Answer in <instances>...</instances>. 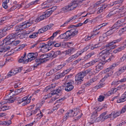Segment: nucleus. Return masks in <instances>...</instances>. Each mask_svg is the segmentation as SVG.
Here are the masks:
<instances>
[{"label":"nucleus","instance_id":"c85d7f7f","mask_svg":"<svg viewBox=\"0 0 126 126\" xmlns=\"http://www.w3.org/2000/svg\"><path fill=\"white\" fill-rule=\"evenodd\" d=\"M60 31V30H58L56 31L54 33L52 36L50 37V38L52 39H53L54 38V37L56 36L57 34L59 33Z\"/></svg>","mask_w":126,"mask_h":126},{"label":"nucleus","instance_id":"a18cd8bd","mask_svg":"<svg viewBox=\"0 0 126 126\" xmlns=\"http://www.w3.org/2000/svg\"><path fill=\"white\" fill-rule=\"evenodd\" d=\"M117 65L118 64H117L116 63H114L110 66L109 67V68H110L111 70L113 69L114 68V67H116Z\"/></svg>","mask_w":126,"mask_h":126},{"label":"nucleus","instance_id":"7ed1b4c3","mask_svg":"<svg viewBox=\"0 0 126 126\" xmlns=\"http://www.w3.org/2000/svg\"><path fill=\"white\" fill-rule=\"evenodd\" d=\"M105 50H106L105 49V50H103L102 52V53H100V55L98 59L100 60L103 61V62H105V61L109 62L111 61V58H112V57H110L108 59H107V54L103 52Z\"/></svg>","mask_w":126,"mask_h":126},{"label":"nucleus","instance_id":"338daca9","mask_svg":"<svg viewBox=\"0 0 126 126\" xmlns=\"http://www.w3.org/2000/svg\"><path fill=\"white\" fill-rule=\"evenodd\" d=\"M71 54L69 49H68L65 51V54L66 55L68 54L70 55Z\"/></svg>","mask_w":126,"mask_h":126},{"label":"nucleus","instance_id":"bb28decb","mask_svg":"<svg viewBox=\"0 0 126 126\" xmlns=\"http://www.w3.org/2000/svg\"><path fill=\"white\" fill-rule=\"evenodd\" d=\"M12 73V75H15L16 74L19 72L18 69H17V68L15 69H13L11 70Z\"/></svg>","mask_w":126,"mask_h":126},{"label":"nucleus","instance_id":"dca6fc26","mask_svg":"<svg viewBox=\"0 0 126 126\" xmlns=\"http://www.w3.org/2000/svg\"><path fill=\"white\" fill-rule=\"evenodd\" d=\"M126 98V91L125 92L124 94L122 95L121 98L119 99H118L117 100V102L118 103H120L123 102L126 100L125 99Z\"/></svg>","mask_w":126,"mask_h":126},{"label":"nucleus","instance_id":"7c9ffc66","mask_svg":"<svg viewBox=\"0 0 126 126\" xmlns=\"http://www.w3.org/2000/svg\"><path fill=\"white\" fill-rule=\"evenodd\" d=\"M113 73V71H111L110 73H109L106 75L104 77V79H106L109 76H111L112 75Z\"/></svg>","mask_w":126,"mask_h":126},{"label":"nucleus","instance_id":"052dcab7","mask_svg":"<svg viewBox=\"0 0 126 126\" xmlns=\"http://www.w3.org/2000/svg\"><path fill=\"white\" fill-rule=\"evenodd\" d=\"M52 2L51 1V2L49 3L46 6L44 7L43 8L44 9L46 8H48L50 7L52 5Z\"/></svg>","mask_w":126,"mask_h":126},{"label":"nucleus","instance_id":"39448f33","mask_svg":"<svg viewBox=\"0 0 126 126\" xmlns=\"http://www.w3.org/2000/svg\"><path fill=\"white\" fill-rule=\"evenodd\" d=\"M105 63L104 62L99 63L95 66L96 68L94 70V73H97L103 68V66Z\"/></svg>","mask_w":126,"mask_h":126},{"label":"nucleus","instance_id":"72a5a7b5","mask_svg":"<svg viewBox=\"0 0 126 126\" xmlns=\"http://www.w3.org/2000/svg\"><path fill=\"white\" fill-rule=\"evenodd\" d=\"M112 116V113L109 115H107L106 116H104L102 117V121H104L106 119L108 118H110Z\"/></svg>","mask_w":126,"mask_h":126},{"label":"nucleus","instance_id":"ea45409f","mask_svg":"<svg viewBox=\"0 0 126 126\" xmlns=\"http://www.w3.org/2000/svg\"><path fill=\"white\" fill-rule=\"evenodd\" d=\"M26 52H25L24 53L23 56H22V57L23 59V60H24V63H25L26 62H28V58L26 59Z\"/></svg>","mask_w":126,"mask_h":126},{"label":"nucleus","instance_id":"5701e85b","mask_svg":"<svg viewBox=\"0 0 126 126\" xmlns=\"http://www.w3.org/2000/svg\"><path fill=\"white\" fill-rule=\"evenodd\" d=\"M9 0H5L3 2L2 5L4 8L5 9H7L8 8V7L7 4L9 2Z\"/></svg>","mask_w":126,"mask_h":126},{"label":"nucleus","instance_id":"58836bf2","mask_svg":"<svg viewBox=\"0 0 126 126\" xmlns=\"http://www.w3.org/2000/svg\"><path fill=\"white\" fill-rule=\"evenodd\" d=\"M73 1L78 6L79 5L81 4L84 0H74Z\"/></svg>","mask_w":126,"mask_h":126},{"label":"nucleus","instance_id":"13d9d810","mask_svg":"<svg viewBox=\"0 0 126 126\" xmlns=\"http://www.w3.org/2000/svg\"><path fill=\"white\" fill-rule=\"evenodd\" d=\"M22 88H20L17 89L15 91V93H16V94H17L20 93L22 91Z\"/></svg>","mask_w":126,"mask_h":126},{"label":"nucleus","instance_id":"b1692460","mask_svg":"<svg viewBox=\"0 0 126 126\" xmlns=\"http://www.w3.org/2000/svg\"><path fill=\"white\" fill-rule=\"evenodd\" d=\"M48 59H45L44 60L41 61V62H39L38 63H36L35 65L34 66L35 67H36L38 66V65H40L41 63H45L47 61H48Z\"/></svg>","mask_w":126,"mask_h":126},{"label":"nucleus","instance_id":"4c0bfd02","mask_svg":"<svg viewBox=\"0 0 126 126\" xmlns=\"http://www.w3.org/2000/svg\"><path fill=\"white\" fill-rule=\"evenodd\" d=\"M125 84H123L119 86H118L117 87V90H120L121 89L123 90V89H125Z\"/></svg>","mask_w":126,"mask_h":126},{"label":"nucleus","instance_id":"f257e3e1","mask_svg":"<svg viewBox=\"0 0 126 126\" xmlns=\"http://www.w3.org/2000/svg\"><path fill=\"white\" fill-rule=\"evenodd\" d=\"M17 33H14L9 35L3 40V44L5 45H11L12 46H16L18 44L20 41L19 40L15 41Z\"/></svg>","mask_w":126,"mask_h":126},{"label":"nucleus","instance_id":"0e129e2a","mask_svg":"<svg viewBox=\"0 0 126 126\" xmlns=\"http://www.w3.org/2000/svg\"><path fill=\"white\" fill-rule=\"evenodd\" d=\"M4 106L5 107V109L6 110H9L11 108V106L8 105H5Z\"/></svg>","mask_w":126,"mask_h":126},{"label":"nucleus","instance_id":"cd10ccee","mask_svg":"<svg viewBox=\"0 0 126 126\" xmlns=\"http://www.w3.org/2000/svg\"><path fill=\"white\" fill-rule=\"evenodd\" d=\"M38 33V32H37L33 33L32 34L30 35L29 37L31 38H35L37 36Z\"/></svg>","mask_w":126,"mask_h":126},{"label":"nucleus","instance_id":"c03bdc74","mask_svg":"<svg viewBox=\"0 0 126 126\" xmlns=\"http://www.w3.org/2000/svg\"><path fill=\"white\" fill-rule=\"evenodd\" d=\"M74 111L72 110H70L68 113H67L66 114L68 115V116L71 117V115H73Z\"/></svg>","mask_w":126,"mask_h":126},{"label":"nucleus","instance_id":"c9c22d12","mask_svg":"<svg viewBox=\"0 0 126 126\" xmlns=\"http://www.w3.org/2000/svg\"><path fill=\"white\" fill-rule=\"evenodd\" d=\"M14 90H10L9 91L10 92L7 95L8 96V97H10L12 98L13 96H14V95L15 94H14Z\"/></svg>","mask_w":126,"mask_h":126},{"label":"nucleus","instance_id":"49530a36","mask_svg":"<svg viewBox=\"0 0 126 126\" xmlns=\"http://www.w3.org/2000/svg\"><path fill=\"white\" fill-rule=\"evenodd\" d=\"M74 57L73 56H72L69 57L67 60L66 61L68 63H70L72 62L74 60Z\"/></svg>","mask_w":126,"mask_h":126},{"label":"nucleus","instance_id":"412c9836","mask_svg":"<svg viewBox=\"0 0 126 126\" xmlns=\"http://www.w3.org/2000/svg\"><path fill=\"white\" fill-rule=\"evenodd\" d=\"M21 5H18L16 4V6H12L10 9H9L8 10V12H11L13 11L17 7H19V8L21 7Z\"/></svg>","mask_w":126,"mask_h":126},{"label":"nucleus","instance_id":"4be33fe9","mask_svg":"<svg viewBox=\"0 0 126 126\" xmlns=\"http://www.w3.org/2000/svg\"><path fill=\"white\" fill-rule=\"evenodd\" d=\"M126 45H125V47L124 46L119 47L116 49L114 50L113 52L115 53H116L118 52H119L121 51L122 50H123L126 47Z\"/></svg>","mask_w":126,"mask_h":126},{"label":"nucleus","instance_id":"8fccbe9b","mask_svg":"<svg viewBox=\"0 0 126 126\" xmlns=\"http://www.w3.org/2000/svg\"><path fill=\"white\" fill-rule=\"evenodd\" d=\"M64 66V65L63 64H61L58 65V67L55 69L57 71L60 70Z\"/></svg>","mask_w":126,"mask_h":126},{"label":"nucleus","instance_id":"9b49d317","mask_svg":"<svg viewBox=\"0 0 126 126\" xmlns=\"http://www.w3.org/2000/svg\"><path fill=\"white\" fill-rule=\"evenodd\" d=\"M92 69L89 68L86 70L82 71L79 73L80 74L81 76L83 78L84 76L86 75L88 73H89L90 74H94V73L92 72Z\"/></svg>","mask_w":126,"mask_h":126},{"label":"nucleus","instance_id":"f03ea898","mask_svg":"<svg viewBox=\"0 0 126 126\" xmlns=\"http://www.w3.org/2000/svg\"><path fill=\"white\" fill-rule=\"evenodd\" d=\"M78 6V5L76 4V2L73 1L67 5L62 8V10L64 13H66L75 9Z\"/></svg>","mask_w":126,"mask_h":126},{"label":"nucleus","instance_id":"680f3d73","mask_svg":"<svg viewBox=\"0 0 126 126\" xmlns=\"http://www.w3.org/2000/svg\"><path fill=\"white\" fill-rule=\"evenodd\" d=\"M35 58L34 57H33L32 56V57H30L28 58V59L27 62H31L34 59H35Z\"/></svg>","mask_w":126,"mask_h":126},{"label":"nucleus","instance_id":"2eb2a0df","mask_svg":"<svg viewBox=\"0 0 126 126\" xmlns=\"http://www.w3.org/2000/svg\"><path fill=\"white\" fill-rule=\"evenodd\" d=\"M54 43L53 42H51V41H49L48 42V43L47 44H46V45H44L45 47H44L43 49H41V50H43L45 52L47 51V47H48V46H51L52 45H53Z\"/></svg>","mask_w":126,"mask_h":126},{"label":"nucleus","instance_id":"2f4dec72","mask_svg":"<svg viewBox=\"0 0 126 126\" xmlns=\"http://www.w3.org/2000/svg\"><path fill=\"white\" fill-rule=\"evenodd\" d=\"M123 39V38L122 37L120 38L117 39L116 40H114L112 41V43L113 44H116V43H118L120 42Z\"/></svg>","mask_w":126,"mask_h":126},{"label":"nucleus","instance_id":"864d4df0","mask_svg":"<svg viewBox=\"0 0 126 126\" xmlns=\"http://www.w3.org/2000/svg\"><path fill=\"white\" fill-rule=\"evenodd\" d=\"M98 59H95L94 60H92L91 61V63L92 64V65L94 64L95 63H96L97 62H98Z\"/></svg>","mask_w":126,"mask_h":126},{"label":"nucleus","instance_id":"e433bc0d","mask_svg":"<svg viewBox=\"0 0 126 126\" xmlns=\"http://www.w3.org/2000/svg\"><path fill=\"white\" fill-rule=\"evenodd\" d=\"M19 31L16 32V33H17V35H16V36H18V37L20 39H23L25 35V34L24 33H22L21 34H18V33L19 32ZM16 33V32H15Z\"/></svg>","mask_w":126,"mask_h":126},{"label":"nucleus","instance_id":"aec40b11","mask_svg":"<svg viewBox=\"0 0 126 126\" xmlns=\"http://www.w3.org/2000/svg\"><path fill=\"white\" fill-rule=\"evenodd\" d=\"M10 47H5L1 48L0 50V55H2V53L6 51L10 50Z\"/></svg>","mask_w":126,"mask_h":126},{"label":"nucleus","instance_id":"1a4fd4ad","mask_svg":"<svg viewBox=\"0 0 126 126\" xmlns=\"http://www.w3.org/2000/svg\"><path fill=\"white\" fill-rule=\"evenodd\" d=\"M64 85L65 86V90L66 91H70L72 90L74 88V86L72 85L71 82L65 83Z\"/></svg>","mask_w":126,"mask_h":126},{"label":"nucleus","instance_id":"423d86ee","mask_svg":"<svg viewBox=\"0 0 126 126\" xmlns=\"http://www.w3.org/2000/svg\"><path fill=\"white\" fill-rule=\"evenodd\" d=\"M83 78L81 76L79 73H78L75 76L76 83L77 84H80L83 81L82 80Z\"/></svg>","mask_w":126,"mask_h":126},{"label":"nucleus","instance_id":"37998d69","mask_svg":"<svg viewBox=\"0 0 126 126\" xmlns=\"http://www.w3.org/2000/svg\"><path fill=\"white\" fill-rule=\"evenodd\" d=\"M104 96L100 95L99 96V98L98 99V100L99 102H101L104 100Z\"/></svg>","mask_w":126,"mask_h":126},{"label":"nucleus","instance_id":"20e7f679","mask_svg":"<svg viewBox=\"0 0 126 126\" xmlns=\"http://www.w3.org/2000/svg\"><path fill=\"white\" fill-rule=\"evenodd\" d=\"M27 28L26 24L25 23V22H24L20 24L19 25L15 27L13 29V31L15 32L20 31L21 30Z\"/></svg>","mask_w":126,"mask_h":126},{"label":"nucleus","instance_id":"9d476101","mask_svg":"<svg viewBox=\"0 0 126 126\" xmlns=\"http://www.w3.org/2000/svg\"><path fill=\"white\" fill-rule=\"evenodd\" d=\"M46 55L45 53L41 54V55H38V58H37L35 60V62L36 63H37L39 62H41V61L44 60L45 59L47 58Z\"/></svg>","mask_w":126,"mask_h":126},{"label":"nucleus","instance_id":"473e14b6","mask_svg":"<svg viewBox=\"0 0 126 126\" xmlns=\"http://www.w3.org/2000/svg\"><path fill=\"white\" fill-rule=\"evenodd\" d=\"M30 21H31L29 22H27L26 21L25 22V23H26V25L27 26V27H30L32 24L34 23V21L33 20H30Z\"/></svg>","mask_w":126,"mask_h":126},{"label":"nucleus","instance_id":"bf43d9fd","mask_svg":"<svg viewBox=\"0 0 126 126\" xmlns=\"http://www.w3.org/2000/svg\"><path fill=\"white\" fill-rule=\"evenodd\" d=\"M92 65L90 62L85 64L84 65V66L86 68H87Z\"/></svg>","mask_w":126,"mask_h":126},{"label":"nucleus","instance_id":"6ab92c4d","mask_svg":"<svg viewBox=\"0 0 126 126\" xmlns=\"http://www.w3.org/2000/svg\"><path fill=\"white\" fill-rule=\"evenodd\" d=\"M107 5L106 4L102 5V6L100 7V9L97 12V14H98L102 12L107 7Z\"/></svg>","mask_w":126,"mask_h":126},{"label":"nucleus","instance_id":"4d7b16f0","mask_svg":"<svg viewBox=\"0 0 126 126\" xmlns=\"http://www.w3.org/2000/svg\"><path fill=\"white\" fill-rule=\"evenodd\" d=\"M99 47L98 45H95L94 46L91 47V49L92 50H94L95 48H98Z\"/></svg>","mask_w":126,"mask_h":126},{"label":"nucleus","instance_id":"f8f14e48","mask_svg":"<svg viewBox=\"0 0 126 126\" xmlns=\"http://www.w3.org/2000/svg\"><path fill=\"white\" fill-rule=\"evenodd\" d=\"M38 110L40 111V113L38 114L37 115V116H39V117H38V118L40 119L42 117L43 115L42 114L41 111H40V108L39 107L37 108L35 110L31 111V113L32 115V114H35L37 112Z\"/></svg>","mask_w":126,"mask_h":126},{"label":"nucleus","instance_id":"393cba45","mask_svg":"<svg viewBox=\"0 0 126 126\" xmlns=\"http://www.w3.org/2000/svg\"><path fill=\"white\" fill-rule=\"evenodd\" d=\"M47 18V17H46V16H45V14L40 16L36 20L38 22H39Z\"/></svg>","mask_w":126,"mask_h":126},{"label":"nucleus","instance_id":"6e6552de","mask_svg":"<svg viewBox=\"0 0 126 126\" xmlns=\"http://www.w3.org/2000/svg\"><path fill=\"white\" fill-rule=\"evenodd\" d=\"M13 25H11L9 26L5 27L3 29L0 30V32L2 33L3 35H5L6 34V32L10 29L13 27Z\"/></svg>","mask_w":126,"mask_h":126},{"label":"nucleus","instance_id":"a211bd4d","mask_svg":"<svg viewBox=\"0 0 126 126\" xmlns=\"http://www.w3.org/2000/svg\"><path fill=\"white\" fill-rule=\"evenodd\" d=\"M62 90L60 88H59L58 89L54 90L53 91L52 93L51 94L52 95L58 94V95H61L60 93H61Z\"/></svg>","mask_w":126,"mask_h":126},{"label":"nucleus","instance_id":"e2e57ef3","mask_svg":"<svg viewBox=\"0 0 126 126\" xmlns=\"http://www.w3.org/2000/svg\"><path fill=\"white\" fill-rule=\"evenodd\" d=\"M113 45V44L112 43V41L110 42V43H108V44H106V47H111V46L112 45ZM110 47H109V48Z\"/></svg>","mask_w":126,"mask_h":126},{"label":"nucleus","instance_id":"ddd939ff","mask_svg":"<svg viewBox=\"0 0 126 126\" xmlns=\"http://www.w3.org/2000/svg\"><path fill=\"white\" fill-rule=\"evenodd\" d=\"M68 31H67L65 33L61 34L59 36V37L61 39H69L71 38L69 35Z\"/></svg>","mask_w":126,"mask_h":126},{"label":"nucleus","instance_id":"4468645a","mask_svg":"<svg viewBox=\"0 0 126 126\" xmlns=\"http://www.w3.org/2000/svg\"><path fill=\"white\" fill-rule=\"evenodd\" d=\"M119 26H116V25H114L111 27V29L107 31L106 33L107 36L113 33L112 30L114 29L116 30L118 29L119 27Z\"/></svg>","mask_w":126,"mask_h":126},{"label":"nucleus","instance_id":"69168bd1","mask_svg":"<svg viewBox=\"0 0 126 126\" xmlns=\"http://www.w3.org/2000/svg\"><path fill=\"white\" fill-rule=\"evenodd\" d=\"M57 71L56 70V69H55V70L54 69H52L51 70H50V71H49V73L51 74V75H52L54 73H55Z\"/></svg>","mask_w":126,"mask_h":126},{"label":"nucleus","instance_id":"f3484780","mask_svg":"<svg viewBox=\"0 0 126 126\" xmlns=\"http://www.w3.org/2000/svg\"><path fill=\"white\" fill-rule=\"evenodd\" d=\"M51 58H55L60 54L61 53V51H51L50 52Z\"/></svg>","mask_w":126,"mask_h":126},{"label":"nucleus","instance_id":"de8ad7c7","mask_svg":"<svg viewBox=\"0 0 126 126\" xmlns=\"http://www.w3.org/2000/svg\"><path fill=\"white\" fill-rule=\"evenodd\" d=\"M123 21H124V20L123 19L119 20L118 21H117V22L115 24H116V26H119L120 27V25H119V24H120L121 23L123 22H124Z\"/></svg>","mask_w":126,"mask_h":126},{"label":"nucleus","instance_id":"6e6d98bb","mask_svg":"<svg viewBox=\"0 0 126 126\" xmlns=\"http://www.w3.org/2000/svg\"><path fill=\"white\" fill-rule=\"evenodd\" d=\"M51 2V0H48L47 1L44 2L42 4V6H43V5H47V4H48L49 3H50Z\"/></svg>","mask_w":126,"mask_h":126},{"label":"nucleus","instance_id":"0eeeda50","mask_svg":"<svg viewBox=\"0 0 126 126\" xmlns=\"http://www.w3.org/2000/svg\"><path fill=\"white\" fill-rule=\"evenodd\" d=\"M67 31L68 33L69 34V36L71 38L77 34L78 32V30L77 29H72Z\"/></svg>","mask_w":126,"mask_h":126},{"label":"nucleus","instance_id":"c756f323","mask_svg":"<svg viewBox=\"0 0 126 126\" xmlns=\"http://www.w3.org/2000/svg\"><path fill=\"white\" fill-rule=\"evenodd\" d=\"M52 13L50 11V9H48L47 10V12H46L45 15L47 18Z\"/></svg>","mask_w":126,"mask_h":126},{"label":"nucleus","instance_id":"79ce46f5","mask_svg":"<svg viewBox=\"0 0 126 126\" xmlns=\"http://www.w3.org/2000/svg\"><path fill=\"white\" fill-rule=\"evenodd\" d=\"M121 113L120 112V111H118V112L114 113L113 114V117L114 118H116Z\"/></svg>","mask_w":126,"mask_h":126},{"label":"nucleus","instance_id":"3c124183","mask_svg":"<svg viewBox=\"0 0 126 126\" xmlns=\"http://www.w3.org/2000/svg\"><path fill=\"white\" fill-rule=\"evenodd\" d=\"M54 42V43L53 45L52 44L51 46H53L54 47H58L60 46L61 45L60 43H58L54 44L55 42Z\"/></svg>","mask_w":126,"mask_h":126},{"label":"nucleus","instance_id":"5fc2aeb1","mask_svg":"<svg viewBox=\"0 0 126 126\" xmlns=\"http://www.w3.org/2000/svg\"><path fill=\"white\" fill-rule=\"evenodd\" d=\"M100 121H101V122L103 121H102V117L100 116L99 117L97 118L95 120V121L96 122H98Z\"/></svg>","mask_w":126,"mask_h":126},{"label":"nucleus","instance_id":"09e8293b","mask_svg":"<svg viewBox=\"0 0 126 126\" xmlns=\"http://www.w3.org/2000/svg\"><path fill=\"white\" fill-rule=\"evenodd\" d=\"M23 103L22 104V105L23 106H24L27 105L30 103V100H27L25 101H24L23 102Z\"/></svg>","mask_w":126,"mask_h":126},{"label":"nucleus","instance_id":"a878e982","mask_svg":"<svg viewBox=\"0 0 126 126\" xmlns=\"http://www.w3.org/2000/svg\"><path fill=\"white\" fill-rule=\"evenodd\" d=\"M97 116V111L95 110L94 112L92 113L91 115L92 119L94 118L95 117Z\"/></svg>","mask_w":126,"mask_h":126},{"label":"nucleus","instance_id":"774afa93","mask_svg":"<svg viewBox=\"0 0 126 126\" xmlns=\"http://www.w3.org/2000/svg\"><path fill=\"white\" fill-rule=\"evenodd\" d=\"M126 81V76L124 78L120 80L119 81L121 82H124Z\"/></svg>","mask_w":126,"mask_h":126},{"label":"nucleus","instance_id":"603ef678","mask_svg":"<svg viewBox=\"0 0 126 126\" xmlns=\"http://www.w3.org/2000/svg\"><path fill=\"white\" fill-rule=\"evenodd\" d=\"M126 110V106H125L123 107L121 109V111H120V112L121 113H123L125 112Z\"/></svg>","mask_w":126,"mask_h":126},{"label":"nucleus","instance_id":"a19ab883","mask_svg":"<svg viewBox=\"0 0 126 126\" xmlns=\"http://www.w3.org/2000/svg\"><path fill=\"white\" fill-rule=\"evenodd\" d=\"M124 0H117L113 2V4L112 5H110V6H113L114 4H116L119 3H121L123 2Z\"/></svg>","mask_w":126,"mask_h":126},{"label":"nucleus","instance_id":"f704fd0d","mask_svg":"<svg viewBox=\"0 0 126 126\" xmlns=\"http://www.w3.org/2000/svg\"><path fill=\"white\" fill-rule=\"evenodd\" d=\"M112 116V113L109 115H107L106 116H104L102 117V121H104L106 119L108 118H110Z\"/></svg>","mask_w":126,"mask_h":126}]
</instances>
